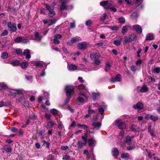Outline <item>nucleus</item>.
I'll use <instances>...</instances> for the list:
<instances>
[{
	"mask_svg": "<svg viewBox=\"0 0 160 160\" xmlns=\"http://www.w3.org/2000/svg\"><path fill=\"white\" fill-rule=\"evenodd\" d=\"M115 125L121 130L126 129L127 124L120 119H117L115 121Z\"/></svg>",
	"mask_w": 160,
	"mask_h": 160,
	"instance_id": "nucleus-1",
	"label": "nucleus"
},
{
	"mask_svg": "<svg viewBox=\"0 0 160 160\" xmlns=\"http://www.w3.org/2000/svg\"><path fill=\"white\" fill-rule=\"evenodd\" d=\"M7 24L8 29L10 31L12 32H16L17 31V28L15 23L9 22L7 23Z\"/></svg>",
	"mask_w": 160,
	"mask_h": 160,
	"instance_id": "nucleus-2",
	"label": "nucleus"
},
{
	"mask_svg": "<svg viewBox=\"0 0 160 160\" xmlns=\"http://www.w3.org/2000/svg\"><path fill=\"white\" fill-rule=\"evenodd\" d=\"M65 89L66 91L67 96L68 97H70L74 92V88H72L71 89L70 86L69 85H66Z\"/></svg>",
	"mask_w": 160,
	"mask_h": 160,
	"instance_id": "nucleus-3",
	"label": "nucleus"
},
{
	"mask_svg": "<svg viewBox=\"0 0 160 160\" xmlns=\"http://www.w3.org/2000/svg\"><path fill=\"white\" fill-rule=\"evenodd\" d=\"M100 5L106 9H109L110 7L112 6L111 3H109L108 1H103L100 2Z\"/></svg>",
	"mask_w": 160,
	"mask_h": 160,
	"instance_id": "nucleus-4",
	"label": "nucleus"
},
{
	"mask_svg": "<svg viewBox=\"0 0 160 160\" xmlns=\"http://www.w3.org/2000/svg\"><path fill=\"white\" fill-rule=\"evenodd\" d=\"M137 37L136 35L134 34H131L129 35L128 38L126 37L124 40V42L126 43L131 42L134 41Z\"/></svg>",
	"mask_w": 160,
	"mask_h": 160,
	"instance_id": "nucleus-5",
	"label": "nucleus"
},
{
	"mask_svg": "<svg viewBox=\"0 0 160 160\" xmlns=\"http://www.w3.org/2000/svg\"><path fill=\"white\" fill-rule=\"evenodd\" d=\"M88 43L86 42H83L78 43V48L81 50H85L88 47Z\"/></svg>",
	"mask_w": 160,
	"mask_h": 160,
	"instance_id": "nucleus-6",
	"label": "nucleus"
},
{
	"mask_svg": "<svg viewBox=\"0 0 160 160\" xmlns=\"http://www.w3.org/2000/svg\"><path fill=\"white\" fill-rule=\"evenodd\" d=\"M100 57V54L97 52H92L90 54V58L93 61L97 59H99Z\"/></svg>",
	"mask_w": 160,
	"mask_h": 160,
	"instance_id": "nucleus-7",
	"label": "nucleus"
},
{
	"mask_svg": "<svg viewBox=\"0 0 160 160\" xmlns=\"http://www.w3.org/2000/svg\"><path fill=\"white\" fill-rule=\"evenodd\" d=\"M121 76L120 74H117L115 78H112L110 79L111 82H116L120 81L121 80Z\"/></svg>",
	"mask_w": 160,
	"mask_h": 160,
	"instance_id": "nucleus-8",
	"label": "nucleus"
},
{
	"mask_svg": "<svg viewBox=\"0 0 160 160\" xmlns=\"http://www.w3.org/2000/svg\"><path fill=\"white\" fill-rule=\"evenodd\" d=\"M133 108L136 109L141 110L144 107L142 103L138 102L136 104L133 105Z\"/></svg>",
	"mask_w": 160,
	"mask_h": 160,
	"instance_id": "nucleus-9",
	"label": "nucleus"
},
{
	"mask_svg": "<svg viewBox=\"0 0 160 160\" xmlns=\"http://www.w3.org/2000/svg\"><path fill=\"white\" fill-rule=\"evenodd\" d=\"M88 114H87L84 116V118H88L91 116V114L95 113V112L93 110L91 109V107H89L88 108Z\"/></svg>",
	"mask_w": 160,
	"mask_h": 160,
	"instance_id": "nucleus-10",
	"label": "nucleus"
},
{
	"mask_svg": "<svg viewBox=\"0 0 160 160\" xmlns=\"http://www.w3.org/2000/svg\"><path fill=\"white\" fill-rule=\"evenodd\" d=\"M88 142L89 145L90 147H94V144L96 143V141L94 139L92 138H89L88 139Z\"/></svg>",
	"mask_w": 160,
	"mask_h": 160,
	"instance_id": "nucleus-11",
	"label": "nucleus"
},
{
	"mask_svg": "<svg viewBox=\"0 0 160 160\" xmlns=\"http://www.w3.org/2000/svg\"><path fill=\"white\" fill-rule=\"evenodd\" d=\"M133 28L138 33H140L142 32L141 27L138 25H135L133 26Z\"/></svg>",
	"mask_w": 160,
	"mask_h": 160,
	"instance_id": "nucleus-12",
	"label": "nucleus"
},
{
	"mask_svg": "<svg viewBox=\"0 0 160 160\" xmlns=\"http://www.w3.org/2000/svg\"><path fill=\"white\" fill-rule=\"evenodd\" d=\"M92 125L94 127V128L98 130L101 127V123L100 122H92Z\"/></svg>",
	"mask_w": 160,
	"mask_h": 160,
	"instance_id": "nucleus-13",
	"label": "nucleus"
},
{
	"mask_svg": "<svg viewBox=\"0 0 160 160\" xmlns=\"http://www.w3.org/2000/svg\"><path fill=\"white\" fill-rule=\"evenodd\" d=\"M154 36L153 34L151 33H149L147 34L145 39L146 41H150L154 39Z\"/></svg>",
	"mask_w": 160,
	"mask_h": 160,
	"instance_id": "nucleus-14",
	"label": "nucleus"
},
{
	"mask_svg": "<svg viewBox=\"0 0 160 160\" xmlns=\"http://www.w3.org/2000/svg\"><path fill=\"white\" fill-rule=\"evenodd\" d=\"M129 156V154L127 152L122 153L121 154V158L125 160H128Z\"/></svg>",
	"mask_w": 160,
	"mask_h": 160,
	"instance_id": "nucleus-15",
	"label": "nucleus"
},
{
	"mask_svg": "<svg viewBox=\"0 0 160 160\" xmlns=\"http://www.w3.org/2000/svg\"><path fill=\"white\" fill-rule=\"evenodd\" d=\"M152 71L153 73H160V67H154L152 69Z\"/></svg>",
	"mask_w": 160,
	"mask_h": 160,
	"instance_id": "nucleus-16",
	"label": "nucleus"
},
{
	"mask_svg": "<svg viewBox=\"0 0 160 160\" xmlns=\"http://www.w3.org/2000/svg\"><path fill=\"white\" fill-rule=\"evenodd\" d=\"M4 149L7 152H11L12 151V148L9 145H6L4 146Z\"/></svg>",
	"mask_w": 160,
	"mask_h": 160,
	"instance_id": "nucleus-17",
	"label": "nucleus"
},
{
	"mask_svg": "<svg viewBox=\"0 0 160 160\" xmlns=\"http://www.w3.org/2000/svg\"><path fill=\"white\" fill-rule=\"evenodd\" d=\"M148 90V88L146 85H143L139 90V91L142 92H146Z\"/></svg>",
	"mask_w": 160,
	"mask_h": 160,
	"instance_id": "nucleus-18",
	"label": "nucleus"
},
{
	"mask_svg": "<svg viewBox=\"0 0 160 160\" xmlns=\"http://www.w3.org/2000/svg\"><path fill=\"white\" fill-rule=\"evenodd\" d=\"M112 153L113 156H115V158L118 155L119 151L116 148H114L112 149Z\"/></svg>",
	"mask_w": 160,
	"mask_h": 160,
	"instance_id": "nucleus-19",
	"label": "nucleus"
},
{
	"mask_svg": "<svg viewBox=\"0 0 160 160\" xmlns=\"http://www.w3.org/2000/svg\"><path fill=\"white\" fill-rule=\"evenodd\" d=\"M148 131L152 136L155 137V136L154 131L152 129V127L150 125L148 126Z\"/></svg>",
	"mask_w": 160,
	"mask_h": 160,
	"instance_id": "nucleus-20",
	"label": "nucleus"
},
{
	"mask_svg": "<svg viewBox=\"0 0 160 160\" xmlns=\"http://www.w3.org/2000/svg\"><path fill=\"white\" fill-rule=\"evenodd\" d=\"M20 62L17 59L14 60L11 62V64L13 66H17L19 65Z\"/></svg>",
	"mask_w": 160,
	"mask_h": 160,
	"instance_id": "nucleus-21",
	"label": "nucleus"
},
{
	"mask_svg": "<svg viewBox=\"0 0 160 160\" xmlns=\"http://www.w3.org/2000/svg\"><path fill=\"white\" fill-rule=\"evenodd\" d=\"M42 142L43 143V145L45 146L46 148H49L50 143L49 142L45 140H42Z\"/></svg>",
	"mask_w": 160,
	"mask_h": 160,
	"instance_id": "nucleus-22",
	"label": "nucleus"
},
{
	"mask_svg": "<svg viewBox=\"0 0 160 160\" xmlns=\"http://www.w3.org/2000/svg\"><path fill=\"white\" fill-rule=\"evenodd\" d=\"M69 70L71 71H75L77 70L78 67L75 65L71 64L69 66Z\"/></svg>",
	"mask_w": 160,
	"mask_h": 160,
	"instance_id": "nucleus-23",
	"label": "nucleus"
},
{
	"mask_svg": "<svg viewBox=\"0 0 160 160\" xmlns=\"http://www.w3.org/2000/svg\"><path fill=\"white\" fill-rule=\"evenodd\" d=\"M77 126L80 128H83L86 131L89 128V127L88 126L84 125V124H78L77 125Z\"/></svg>",
	"mask_w": 160,
	"mask_h": 160,
	"instance_id": "nucleus-24",
	"label": "nucleus"
},
{
	"mask_svg": "<svg viewBox=\"0 0 160 160\" xmlns=\"http://www.w3.org/2000/svg\"><path fill=\"white\" fill-rule=\"evenodd\" d=\"M150 119L152 122H155L158 119L157 116L155 115H150Z\"/></svg>",
	"mask_w": 160,
	"mask_h": 160,
	"instance_id": "nucleus-25",
	"label": "nucleus"
},
{
	"mask_svg": "<svg viewBox=\"0 0 160 160\" xmlns=\"http://www.w3.org/2000/svg\"><path fill=\"white\" fill-rule=\"evenodd\" d=\"M83 154L86 156V159L89 160L91 157L90 155L89 154L88 150H85L84 151Z\"/></svg>",
	"mask_w": 160,
	"mask_h": 160,
	"instance_id": "nucleus-26",
	"label": "nucleus"
},
{
	"mask_svg": "<svg viewBox=\"0 0 160 160\" xmlns=\"http://www.w3.org/2000/svg\"><path fill=\"white\" fill-rule=\"evenodd\" d=\"M131 141V138L129 135L127 136L126 137L125 142L128 145H130Z\"/></svg>",
	"mask_w": 160,
	"mask_h": 160,
	"instance_id": "nucleus-27",
	"label": "nucleus"
},
{
	"mask_svg": "<svg viewBox=\"0 0 160 160\" xmlns=\"http://www.w3.org/2000/svg\"><path fill=\"white\" fill-rule=\"evenodd\" d=\"M49 12L48 15L50 17H52L56 14V13L54 10V8L49 10Z\"/></svg>",
	"mask_w": 160,
	"mask_h": 160,
	"instance_id": "nucleus-28",
	"label": "nucleus"
},
{
	"mask_svg": "<svg viewBox=\"0 0 160 160\" xmlns=\"http://www.w3.org/2000/svg\"><path fill=\"white\" fill-rule=\"evenodd\" d=\"M35 37L36 39L38 41H40L42 39V37L40 35L38 32H36L35 34Z\"/></svg>",
	"mask_w": 160,
	"mask_h": 160,
	"instance_id": "nucleus-29",
	"label": "nucleus"
},
{
	"mask_svg": "<svg viewBox=\"0 0 160 160\" xmlns=\"http://www.w3.org/2000/svg\"><path fill=\"white\" fill-rule=\"evenodd\" d=\"M92 98L93 100H96L97 98L100 96V94L97 93H93L92 94Z\"/></svg>",
	"mask_w": 160,
	"mask_h": 160,
	"instance_id": "nucleus-30",
	"label": "nucleus"
},
{
	"mask_svg": "<svg viewBox=\"0 0 160 160\" xmlns=\"http://www.w3.org/2000/svg\"><path fill=\"white\" fill-rule=\"evenodd\" d=\"M28 64L27 62H22L20 64V66L22 68L24 69L28 67Z\"/></svg>",
	"mask_w": 160,
	"mask_h": 160,
	"instance_id": "nucleus-31",
	"label": "nucleus"
},
{
	"mask_svg": "<svg viewBox=\"0 0 160 160\" xmlns=\"http://www.w3.org/2000/svg\"><path fill=\"white\" fill-rule=\"evenodd\" d=\"M22 38L21 37L19 36L15 38L14 41L15 42L19 43L22 41Z\"/></svg>",
	"mask_w": 160,
	"mask_h": 160,
	"instance_id": "nucleus-32",
	"label": "nucleus"
},
{
	"mask_svg": "<svg viewBox=\"0 0 160 160\" xmlns=\"http://www.w3.org/2000/svg\"><path fill=\"white\" fill-rule=\"evenodd\" d=\"M35 65L37 67H42L43 66V64L40 61L35 62L34 63Z\"/></svg>",
	"mask_w": 160,
	"mask_h": 160,
	"instance_id": "nucleus-33",
	"label": "nucleus"
},
{
	"mask_svg": "<svg viewBox=\"0 0 160 160\" xmlns=\"http://www.w3.org/2000/svg\"><path fill=\"white\" fill-rule=\"evenodd\" d=\"M109 28L112 31L117 32L118 29L119 28L116 25H114L112 27H109Z\"/></svg>",
	"mask_w": 160,
	"mask_h": 160,
	"instance_id": "nucleus-34",
	"label": "nucleus"
},
{
	"mask_svg": "<svg viewBox=\"0 0 160 160\" xmlns=\"http://www.w3.org/2000/svg\"><path fill=\"white\" fill-rule=\"evenodd\" d=\"M113 44L117 46H119L121 44V41L120 40H116L113 42Z\"/></svg>",
	"mask_w": 160,
	"mask_h": 160,
	"instance_id": "nucleus-35",
	"label": "nucleus"
},
{
	"mask_svg": "<svg viewBox=\"0 0 160 160\" xmlns=\"http://www.w3.org/2000/svg\"><path fill=\"white\" fill-rule=\"evenodd\" d=\"M128 31L127 27L126 26H124L122 27L121 32L123 35H124Z\"/></svg>",
	"mask_w": 160,
	"mask_h": 160,
	"instance_id": "nucleus-36",
	"label": "nucleus"
},
{
	"mask_svg": "<svg viewBox=\"0 0 160 160\" xmlns=\"http://www.w3.org/2000/svg\"><path fill=\"white\" fill-rule=\"evenodd\" d=\"M57 110L55 108H52L51 109L50 112H52L54 116L58 115V113L57 112Z\"/></svg>",
	"mask_w": 160,
	"mask_h": 160,
	"instance_id": "nucleus-37",
	"label": "nucleus"
},
{
	"mask_svg": "<svg viewBox=\"0 0 160 160\" xmlns=\"http://www.w3.org/2000/svg\"><path fill=\"white\" fill-rule=\"evenodd\" d=\"M70 41L71 42V43H72V44L73 43L76 42H78L79 41L78 39L76 38V37H74V38H72L71 39Z\"/></svg>",
	"mask_w": 160,
	"mask_h": 160,
	"instance_id": "nucleus-38",
	"label": "nucleus"
},
{
	"mask_svg": "<svg viewBox=\"0 0 160 160\" xmlns=\"http://www.w3.org/2000/svg\"><path fill=\"white\" fill-rule=\"evenodd\" d=\"M45 130L44 128H43L40 130L38 132L37 131V133L39 135H44V133L45 132Z\"/></svg>",
	"mask_w": 160,
	"mask_h": 160,
	"instance_id": "nucleus-39",
	"label": "nucleus"
},
{
	"mask_svg": "<svg viewBox=\"0 0 160 160\" xmlns=\"http://www.w3.org/2000/svg\"><path fill=\"white\" fill-rule=\"evenodd\" d=\"M138 13L137 12H133L131 15V17L132 19L137 18L138 17Z\"/></svg>",
	"mask_w": 160,
	"mask_h": 160,
	"instance_id": "nucleus-40",
	"label": "nucleus"
},
{
	"mask_svg": "<svg viewBox=\"0 0 160 160\" xmlns=\"http://www.w3.org/2000/svg\"><path fill=\"white\" fill-rule=\"evenodd\" d=\"M8 57V54L7 52H3L1 54V57L2 59H5Z\"/></svg>",
	"mask_w": 160,
	"mask_h": 160,
	"instance_id": "nucleus-41",
	"label": "nucleus"
},
{
	"mask_svg": "<svg viewBox=\"0 0 160 160\" xmlns=\"http://www.w3.org/2000/svg\"><path fill=\"white\" fill-rule=\"evenodd\" d=\"M77 146L79 148H82L83 147L82 142L80 140H78L77 143Z\"/></svg>",
	"mask_w": 160,
	"mask_h": 160,
	"instance_id": "nucleus-42",
	"label": "nucleus"
},
{
	"mask_svg": "<svg viewBox=\"0 0 160 160\" xmlns=\"http://www.w3.org/2000/svg\"><path fill=\"white\" fill-rule=\"evenodd\" d=\"M15 91H16V95L19 94L21 95L23 94V90L22 89H16Z\"/></svg>",
	"mask_w": 160,
	"mask_h": 160,
	"instance_id": "nucleus-43",
	"label": "nucleus"
},
{
	"mask_svg": "<svg viewBox=\"0 0 160 160\" xmlns=\"http://www.w3.org/2000/svg\"><path fill=\"white\" fill-rule=\"evenodd\" d=\"M60 9L61 11H63L67 9V6L65 4H61V5L60 7Z\"/></svg>",
	"mask_w": 160,
	"mask_h": 160,
	"instance_id": "nucleus-44",
	"label": "nucleus"
},
{
	"mask_svg": "<svg viewBox=\"0 0 160 160\" xmlns=\"http://www.w3.org/2000/svg\"><path fill=\"white\" fill-rule=\"evenodd\" d=\"M77 100L80 103H83L84 101V99L81 96L78 97V98Z\"/></svg>",
	"mask_w": 160,
	"mask_h": 160,
	"instance_id": "nucleus-45",
	"label": "nucleus"
},
{
	"mask_svg": "<svg viewBox=\"0 0 160 160\" xmlns=\"http://www.w3.org/2000/svg\"><path fill=\"white\" fill-rule=\"evenodd\" d=\"M62 159L64 160H71V157L69 155L66 153L62 158Z\"/></svg>",
	"mask_w": 160,
	"mask_h": 160,
	"instance_id": "nucleus-46",
	"label": "nucleus"
},
{
	"mask_svg": "<svg viewBox=\"0 0 160 160\" xmlns=\"http://www.w3.org/2000/svg\"><path fill=\"white\" fill-rule=\"evenodd\" d=\"M54 124V123L52 121H49L48 123V126L49 127V128L53 127Z\"/></svg>",
	"mask_w": 160,
	"mask_h": 160,
	"instance_id": "nucleus-47",
	"label": "nucleus"
},
{
	"mask_svg": "<svg viewBox=\"0 0 160 160\" xmlns=\"http://www.w3.org/2000/svg\"><path fill=\"white\" fill-rule=\"evenodd\" d=\"M98 111L101 114L103 115L104 110L101 106L98 108Z\"/></svg>",
	"mask_w": 160,
	"mask_h": 160,
	"instance_id": "nucleus-48",
	"label": "nucleus"
},
{
	"mask_svg": "<svg viewBox=\"0 0 160 160\" xmlns=\"http://www.w3.org/2000/svg\"><path fill=\"white\" fill-rule=\"evenodd\" d=\"M111 66L109 63H108L106 64L104 70L106 72L108 71L110 68Z\"/></svg>",
	"mask_w": 160,
	"mask_h": 160,
	"instance_id": "nucleus-49",
	"label": "nucleus"
},
{
	"mask_svg": "<svg viewBox=\"0 0 160 160\" xmlns=\"http://www.w3.org/2000/svg\"><path fill=\"white\" fill-rule=\"evenodd\" d=\"M47 160H54V156L52 154H49L47 157Z\"/></svg>",
	"mask_w": 160,
	"mask_h": 160,
	"instance_id": "nucleus-50",
	"label": "nucleus"
},
{
	"mask_svg": "<svg viewBox=\"0 0 160 160\" xmlns=\"http://www.w3.org/2000/svg\"><path fill=\"white\" fill-rule=\"evenodd\" d=\"M118 20L119 22L122 24H123L125 22V19L122 17H119L118 18Z\"/></svg>",
	"mask_w": 160,
	"mask_h": 160,
	"instance_id": "nucleus-51",
	"label": "nucleus"
},
{
	"mask_svg": "<svg viewBox=\"0 0 160 160\" xmlns=\"http://www.w3.org/2000/svg\"><path fill=\"white\" fill-rule=\"evenodd\" d=\"M8 95L9 96H12L15 97L16 96V91L13 92V91H10L8 92Z\"/></svg>",
	"mask_w": 160,
	"mask_h": 160,
	"instance_id": "nucleus-52",
	"label": "nucleus"
},
{
	"mask_svg": "<svg viewBox=\"0 0 160 160\" xmlns=\"http://www.w3.org/2000/svg\"><path fill=\"white\" fill-rule=\"evenodd\" d=\"M4 106H8V105L6 102H4L2 101L0 102V108Z\"/></svg>",
	"mask_w": 160,
	"mask_h": 160,
	"instance_id": "nucleus-53",
	"label": "nucleus"
},
{
	"mask_svg": "<svg viewBox=\"0 0 160 160\" xmlns=\"http://www.w3.org/2000/svg\"><path fill=\"white\" fill-rule=\"evenodd\" d=\"M8 34V31L7 30L5 29L3 30V32L1 34V36H4L7 35Z\"/></svg>",
	"mask_w": 160,
	"mask_h": 160,
	"instance_id": "nucleus-54",
	"label": "nucleus"
},
{
	"mask_svg": "<svg viewBox=\"0 0 160 160\" xmlns=\"http://www.w3.org/2000/svg\"><path fill=\"white\" fill-rule=\"evenodd\" d=\"M130 129L132 132H136L137 131V130L135 128V126L133 124L131 125L130 127Z\"/></svg>",
	"mask_w": 160,
	"mask_h": 160,
	"instance_id": "nucleus-55",
	"label": "nucleus"
},
{
	"mask_svg": "<svg viewBox=\"0 0 160 160\" xmlns=\"http://www.w3.org/2000/svg\"><path fill=\"white\" fill-rule=\"evenodd\" d=\"M51 117V114L49 113H46L45 115V118L48 120H49L50 119Z\"/></svg>",
	"mask_w": 160,
	"mask_h": 160,
	"instance_id": "nucleus-56",
	"label": "nucleus"
},
{
	"mask_svg": "<svg viewBox=\"0 0 160 160\" xmlns=\"http://www.w3.org/2000/svg\"><path fill=\"white\" fill-rule=\"evenodd\" d=\"M10 130L12 132L17 133L18 132V130L17 128L14 127H12L10 129Z\"/></svg>",
	"mask_w": 160,
	"mask_h": 160,
	"instance_id": "nucleus-57",
	"label": "nucleus"
},
{
	"mask_svg": "<svg viewBox=\"0 0 160 160\" xmlns=\"http://www.w3.org/2000/svg\"><path fill=\"white\" fill-rule=\"evenodd\" d=\"M1 87L3 89H7L8 87L4 83H2L1 85Z\"/></svg>",
	"mask_w": 160,
	"mask_h": 160,
	"instance_id": "nucleus-58",
	"label": "nucleus"
},
{
	"mask_svg": "<svg viewBox=\"0 0 160 160\" xmlns=\"http://www.w3.org/2000/svg\"><path fill=\"white\" fill-rule=\"evenodd\" d=\"M22 103L24 106L28 108H29V105L28 101H25Z\"/></svg>",
	"mask_w": 160,
	"mask_h": 160,
	"instance_id": "nucleus-59",
	"label": "nucleus"
},
{
	"mask_svg": "<svg viewBox=\"0 0 160 160\" xmlns=\"http://www.w3.org/2000/svg\"><path fill=\"white\" fill-rule=\"evenodd\" d=\"M49 22L50 23V25H51L55 24L56 22V18L50 19Z\"/></svg>",
	"mask_w": 160,
	"mask_h": 160,
	"instance_id": "nucleus-60",
	"label": "nucleus"
},
{
	"mask_svg": "<svg viewBox=\"0 0 160 160\" xmlns=\"http://www.w3.org/2000/svg\"><path fill=\"white\" fill-rule=\"evenodd\" d=\"M25 98L23 96H21L18 99V101L22 103L25 100Z\"/></svg>",
	"mask_w": 160,
	"mask_h": 160,
	"instance_id": "nucleus-61",
	"label": "nucleus"
},
{
	"mask_svg": "<svg viewBox=\"0 0 160 160\" xmlns=\"http://www.w3.org/2000/svg\"><path fill=\"white\" fill-rule=\"evenodd\" d=\"M16 52L18 55H21L22 54V51L21 49L19 48L16 50Z\"/></svg>",
	"mask_w": 160,
	"mask_h": 160,
	"instance_id": "nucleus-62",
	"label": "nucleus"
},
{
	"mask_svg": "<svg viewBox=\"0 0 160 160\" xmlns=\"http://www.w3.org/2000/svg\"><path fill=\"white\" fill-rule=\"evenodd\" d=\"M107 17V14L106 13H103L100 18L101 21H104L105 20Z\"/></svg>",
	"mask_w": 160,
	"mask_h": 160,
	"instance_id": "nucleus-63",
	"label": "nucleus"
},
{
	"mask_svg": "<svg viewBox=\"0 0 160 160\" xmlns=\"http://www.w3.org/2000/svg\"><path fill=\"white\" fill-rule=\"evenodd\" d=\"M54 37L55 38H56L57 39H60L62 38V36L61 34H56L54 36Z\"/></svg>",
	"mask_w": 160,
	"mask_h": 160,
	"instance_id": "nucleus-64",
	"label": "nucleus"
}]
</instances>
